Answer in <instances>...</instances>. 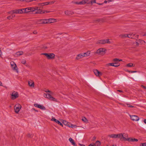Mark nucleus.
<instances>
[{"instance_id":"nucleus-16","label":"nucleus","mask_w":146,"mask_h":146,"mask_svg":"<svg viewBox=\"0 0 146 146\" xmlns=\"http://www.w3.org/2000/svg\"><path fill=\"white\" fill-rule=\"evenodd\" d=\"M28 85L30 87H34V83L33 81L30 80L28 81Z\"/></svg>"},{"instance_id":"nucleus-29","label":"nucleus","mask_w":146,"mask_h":146,"mask_svg":"<svg viewBox=\"0 0 146 146\" xmlns=\"http://www.w3.org/2000/svg\"><path fill=\"white\" fill-rule=\"evenodd\" d=\"M104 20L103 19H98L94 21V22L98 23L99 22H103Z\"/></svg>"},{"instance_id":"nucleus-23","label":"nucleus","mask_w":146,"mask_h":146,"mask_svg":"<svg viewBox=\"0 0 146 146\" xmlns=\"http://www.w3.org/2000/svg\"><path fill=\"white\" fill-rule=\"evenodd\" d=\"M37 10L38 11H36L35 12V14H43V11L42 10L40 9L39 7H38V9Z\"/></svg>"},{"instance_id":"nucleus-58","label":"nucleus","mask_w":146,"mask_h":146,"mask_svg":"<svg viewBox=\"0 0 146 146\" xmlns=\"http://www.w3.org/2000/svg\"><path fill=\"white\" fill-rule=\"evenodd\" d=\"M0 86H3V85L2 84V83L0 81Z\"/></svg>"},{"instance_id":"nucleus-25","label":"nucleus","mask_w":146,"mask_h":146,"mask_svg":"<svg viewBox=\"0 0 146 146\" xmlns=\"http://www.w3.org/2000/svg\"><path fill=\"white\" fill-rule=\"evenodd\" d=\"M108 136L112 138H117L116 134H111L108 135Z\"/></svg>"},{"instance_id":"nucleus-50","label":"nucleus","mask_w":146,"mask_h":146,"mask_svg":"<svg viewBox=\"0 0 146 146\" xmlns=\"http://www.w3.org/2000/svg\"><path fill=\"white\" fill-rule=\"evenodd\" d=\"M50 12V11H43V13H49Z\"/></svg>"},{"instance_id":"nucleus-33","label":"nucleus","mask_w":146,"mask_h":146,"mask_svg":"<svg viewBox=\"0 0 146 146\" xmlns=\"http://www.w3.org/2000/svg\"><path fill=\"white\" fill-rule=\"evenodd\" d=\"M49 100H51V101H54V102H58L57 101V100L56 99V98H53L52 96L49 99Z\"/></svg>"},{"instance_id":"nucleus-3","label":"nucleus","mask_w":146,"mask_h":146,"mask_svg":"<svg viewBox=\"0 0 146 146\" xmlns=\"http://www.w3.org/2000/svg\"><path fill=\"white\" fill-rule=\"evenodd\" d=\"M21 105L18 104H16L14 107L15 112L16 113H18L21 108Z\"/></svg>"},{"instance_id":"nucleus-46","label":"nucleus","mask_w":146,"mask_h":146,"mask_svg":"<svg viewBox=\"0 0 146 146\" xmlns=\"http://www.w3.org/2000/svg\"><path fill=\"white\" fill-rule=\"evenodd\" d=\"M55 2V1H50L49 2H48V5L49 4L51 5V4H53Z\"/></svg>"},{"instance_id":"nucleus-55","label":"nucleus","mask_w":146,"mask_h":146,"mask_svg":"<svg viewBox=\"0 0 146 146\" xmlns=\"http://www.w3.org/2000/svg\"><path fill=\"white\" fill-rule=\"evenodd\" d=\"M138 141V140L136 139L135 138H133V141Z\"/></svg>"},{"instance_id":"nucleus-26","label":"nucleus","mask_w":146,"mask_h":146,"mask_svg":"<svg viewBox=\"0 0 146 146\" xmlns=\"http://www.w3.org/2000/svg\"><path fill=\"white\" fill-rule=\"evenodd\" d=\"M44 97L48 99H50L51 96L49 94H44Z\"/></svg>"},{"instance_id":"nucleus-22","label":"nucleus","mask_w":146,"mask_h":146,"mask_svg":"<svg viewBox=\"0 0 146 146\" xmlns=\"http://www.w3.org/2000/svg\"><path fill=\"white\" fill-rule=\"evenodd\" d=\"M23 51H19L17 52L15 54V56H19L23 54Z\"/></svg>"},{"instance_id":"nucleus-38","label":"nucleus","mask_w":146,"mask_h":146,"mask_svg":"<svg viewBox=\"0 0 146 146\" xmlns=\"http://www.w3.org/2000/svg\"><path fill=\"white\" fill-rule=\"evenodd\" d=\"M84 53L85 54L86 56H89L90 54V51H88Z\"/></svg>"},{"instance_id":"nucleus-42","label":"nucleus","mask_w":146,"mask_h":146,"mask_svg":"<svg viewBox=\"0 0 146 146\" xmlns=\"http://www.w3.org/2000/svg\"><path fill=\"white\" fill-rule=\"evenodd\" d=\"M126 104V105H127V106L128 107H130V108H134V106H132V105H130L129 104Z\"/></svg>"},{"instance_id":"nucleus-4","label":"nucleus","mask_w":146,"mask_h":146,"mask_svg":"<svg viewBox=\"0 0 146 146\" xmlns=\"http://www.w3.org/2000/svg\"><path fill=\"white\" fill-rule=\"evenodd\" d=\"M106 50L104 48H100L98 49L96 52V53L100 55H104L105 53V51Z\"/></svg>"},{"instance_id":"nucleus-31","label":"nucleus","mask_w":146,"mask_h":146,"mask_svg":"<svg viewBox=\"0 0 146 146\" xmlns=\"http://www.w3.org/2000/svg\"><path fill=\"white\" fill-rule=\"evenodd\" d=\"M135 65L133 64L132 63H129L127 64L126 65V66L129 67H134Z\"/></svg>"},{"instance_id":"nucleus-5","label":"nucleus","mask_w":146,"mask_h":146,"mask_svg":"<svg viewBox=\"0 0 146 146\" xmlns=\"http://www.w3.org/2000/svg\"><path fill=\"white\" fill-rule=\"evenodd\" d=\"M11 98L13 100H14L19 96V94L17 92L14 91L11 93Z\"/></svg>"},{"instance_id":"nucleus-13","label":"nucleus","mask_w":146,"mask_h":146,"mask_svg":"<svg viewBox=\"0 0 146 146\" xmlns=\"http://www.w3.org/2000/svg\"><path fill=\"white\" fill-rule=\"evenodd\" d=\"M47 24L54 23L56 21V19H46Z\"/></svg>"},{"instance_id":"nucleus-24","label":"nucleus","mask_w":146,"mask_h":146,"mask_svg":"<svg viewBox=\"0 0 146 146\" xmlns=\"http://www.w3.org/2000/svg\"><path fill=\"white\" fill-rule=\"evenodd\" d=\"M69 140L74 146H76V144L74 142V140L71 138H70L69 139Z\"/></svg>"},{"instance_id":"nucleus-2","label":"nucleus","mask_w":146,"mask_h":146,"mask_svg":"<svg viewBox=\"0 0 146 146\" xmlns=\"http://www.w3.org/2000/svg\"><path fill=\"white\" fill-rule=\"evenodd\" d=\"M110 41H109V39L106 40H101L98 41L97 42V44H104L106 43L110 44L111 43Z\"/></svg>"},{"instance_id":"nucleus-6","label":"nucleus","mask_w":146,"mask_h":146,"mask_svg":"<svg viewBox=\"0 0 146 146\" xmlns=\"http://www.w3.org/2000/svg\"><path fill=\"white\" fill-rule=\"evenodd\" d=\"M46 23V19H42L37 20L36 21V23L37 24H47Z\"/></svg>"},{"instance_id":"nucleus-40","label":"nucleus","mask_w":146,"mask_h":146,"mask_svg":"<svg viewBox=\"0 0 146 146\" xmlns=\"http://www.w3.org/2000/svg\"><path fill=\"white\" fill-rule=\"evenodd\" d=\"M91 4L92 5L93 3H96V0H92L90 1Z\"/></svg>"},{"instance_id":"nucleus-45","label":"nucleus","mask_w":146,"mask_h":146,"mask_svg":"<svg viewBox=\"0 0 146 146\" xmlns=\"http://www.w3.org/2000/svg\"><path fill=\"white\" fill-rule=\"evenodd\" d=\"M88 146H96L95 143H92L90 144Z\"/></svg>"},{"instance_id":"nucleus-19","label":"nucleus","mask_w":146,"mask_h":146,"mask_svg":"<svg viewBox=\"0 0 146 146\" xmlns=\"http://www.w3.org/2000/svg\"><path fill=\"white\" fill-rule=\"evenodd\" d=\"M48 5V2L39 3L38 4V5L39 6L40 8L42 7L43 6L46 5Z\"/></svg>"},{"instance_id":"nucleus-63","label":"nucleus","mask_w":146,"mask_h":146,"mask_svg":"<svg viewBox=\"0 0 146 146\" xmlns=\"http://www.w3.org/2000/svg\"><path fill=\"white\" fill-rule=\"evenodd\" d=\"M107 2H108V1H104V3H107Z\"/></svg>"},{"instance_id":"nucleus-39","label":"nucleus","mask_w":146,"mask_h":146,"mask_svg":"<svg viewBox=\"0 0 146 146\" xmlns=\"http://www.w3.org/2000/svg\"><path fill=\"white\" fill-rule=\"evenodd\" d=\"M82 120L85 122H87L88 121L87 119L85 117H84L82 119Z\"/></svg>"},{"instance_id":"nucleus-51","label":"nucleus","mask_w":146,"mask_h":146,"mask_svg":"<svg viewBox=\"0 0 146 146\" xmlns=\"http://www.w3.org/2000/svg\"><path fill=\"white\" fill-rule=\"evenodd\" d=\"M10 64L11 66L14 65V64H16L14 63V62L13 61L11 62H10Z\"/></svg>"},{"instance_id":"nucleus-35","label":"nucleus","mask_w":146,"mask_h":146,"mask_svg":"<svg viewBox=\"0 0 146 146\" xmlns=\"http://www.w3.org/2000/svg\"><path fill=\"white\" fill-rule=\"evenodd\" d=\"M86 4V2L85 0H82V1L79 2V5H83Z\"/></svg>"},{"instance_id":"nucleus-64","label":"nucleus","mask_w":146,"mask_h":146,"mask_svg":"<svg viewBox=\"0 0 146 146\" xmlns=\"http://www.w3.org/2000/svg\"><path fill=\"white\" fill-rule=\"evenodd\" d=\"M143 36H146V33H145L143 35Z\"/></svg>"},{"instance_id":"nucleus-9","label":"nucleus","mask_w":146,"mask_h":146,"mask_svg":"<svg viewBox=\"0 0 146 146\" xmlns=\"http://www.w3.org/2000/svg\"><path fill=\"white\" fill-rule=\"evenodd\" d=\"M119 65L120 64L118 62L110 63L106 64V66H107L110 65L114 67H117L119 66Z\"/></svg>"},{"instance_id":"nucleus-36","label":"nucleus","mask_w":146,"mask_h":146,"mask_svg":"<svg viewBox=\"0 0 146 146\" xmlns=\"http://www.w3.org/2000/svg\"><path fill=\"white\" fill-rule=\"evenodd\" d=\"M95 144H96V146H100L101 144V143L99 141H96Z\"/></svg>"},{"instance_id":"nucleus-1","label":"nucleus","mask_w":146,"mask_h":146,"mask_svg":"<svg viewBox=\"0 0 146 146\" xmlns=\"http://www.w3.org/2000/svg\"><path fill=\"white\" fill-rule=\"evenodd\" d=\"M41 54L45 56L48 59H54L55 57V55L52 53H43Z\"/></svg>"},{"instance_id":"nucleus-30","label":"nucleus","mask_w":146,"mask_h":146,"mask_svg":"<svg viewBox=\"0 0 146 146\" xmlns=\"http://www.w3.org/2000/svg\"><path fill=\"white\" fill-rule=\"evenodd\" d=\"M119 36L121 38H124L125 37H128V35L127 34H122L120 35Z\"/></svg>"},{"instance_id":"nucleus-49","label":"nucleus","mask_w":146,"mask_h":146,"mask_svg":"<svg viewBox=\"0 0 146 146\" xmlns=\"http://www.w3.org/2000/svg\"><path fill=\"white\" fill-rule=\"evenodd\" d=\"M119 59L117 58H115L113 59V61L114 62H118Z\"/></svg>"},{"instance_id":"nucleus-10","label":"nucleus","mask_w":146,"mask_h":146,"mask_svg":"<svg viewBox=\"0 0 146 146\" xmlns=\"http://www.w3.org/2000/svg\"><path fill=\"white\" fill-rule=\"evenodd\" d=\"M86 56L85 53H81L78 54L76 57V59L77 60H79L80 59Z\"/></svg>"},{"instance_id":"nucleus-56","label":"nucleus","mask_w":146,"mask_h":146,"mask_svg":"<svg viewBox=\"0 0 146 146\" xmlns=\"http://www.w3.org/2000/svg\"><path fill=\"white\" fill-rule=\"evenodd\" d=\"M141 87L144 88V89H146V87L144 86L143 85H141Z\"/></svg>"},{"instance_id":"nucleus-17","label":"nucleus","mask_w":146,"mask_h":146,"mask_svg":"<svg viewBox=\"0 0 146 146\" xmlns=\"http://www.w3.org/2000/svg\"><path fill=\"white\" fill-rule=\"evenodd\" d=\"M123 134L122 133H119L118 134H116V137L117 138H119L120 139H123Z\"/></svg>"},{"instance_id":"nucleus-48","label":"nucleus","mask_w":146,"mask_h":146,"mask_svg":"<svg viewBox=\"0 0 146 146\" xmlns=\"http://www.w3.org/2000/svg\"><path fill=\"white\" fill-rule=\"evenodd\" d=\"M26 61L24 60H23L21 62V63L24 64H26Z\"/></svg>"},{"instance_id":"nucleus-7","label":"nucleus","mask_w":146,"mask_h":146,"mask_svg":"<svg viewBox=\"0 0 146 146\" xmlns=\"http://www.w3.org/2000/svg\"><path fill=\"white\" fill-rule=\"evenodd\" d=\"M28 12H33L38 9V7L37 6L27 7Z\"/></svg>"},{"instance_id":"nucleus-20","label":"nucleus","mask_w":146,"mask_h":146,"mask_svg":"<svg viewBox=\"0 0 146 146\" xmlns=\"http://www.w3.org/2000/svg\"><path fill=\"white\" fill-rule=\"evenodd\" d=\"M21 9H19L17 10H15L12 11L13 13L18 14L20 13L21 14Z\"/></svg>"},{"instance_id":"nucleus-32","label":"nucleus","mask_w":146,"mask_h":146,"mask_svg":"<svg viewBox=\"0 0 146 146\" xmlns=\"http://www.w3.org/2000/svg\"><path fill=\"white\" fill-rule=\"evenodd\" d=\"M12 68L15 70L17 71V67L16 64H14V65L11 66Z\"/></svg>"},{"instance_id":"nucleus-12","label":"nucleus","mask_w":146,"mask_h":146,"mask_svg":"<svg viewBox=\"0 0 146 146\" xmlns=\"http://www.w3.org/2000/svg\"><path fill=\"white\" fill-rule=\"evenodd\" d=\"M34 106L38 108L41 110H46V108L44 106H43L39 105L38 104H34Z\"/></svg>"},{"instance_id":"nucleus-59","label":"nucleus","mask_w":146,"mask_h":146,"mask_svg":"<svg viewBox=\"0 0 146 146\" xmlns=\"http://www.w3.org/2000/svg\"><path fill=\"white\" fill-rule=\"evenodd\" d=\"M143 121L146 124V119H145Z\"/></svg>"},{"instance_id":"nucleus-53","label":"nucleus","mask_w":146,"mask_h":146,"mask_svg":"<svg viewBox=\"0 0 146 146\" xmlns=\"http://www.w3.org/2000/svg\"><path fill=\"white\" fill-rule=\"evenodd\" d=\"M9 14H11V15H13L14 13H13L12 11H11L8 12Z\"/></svg>"},{"instance_id":"nucleus-28","label":"nucleus","mask_w":146,"mask_h":146,"mask_svg":"<svg viewBox=\"0 0 146 146\" xmlns=\"http://www.w3.org/2000/svg\"><path fill=\"white\" fill-rule=\"evenodd\" d=\"M16 1H25L27 2H29L33 1H38V0H15Z\"/></svg>"},{"instance_id":"nucleus-44","label":"nucleus","mask_w":146,"mask_h":146,"mask_svg":"<svg viewBox=\"0 0 146 146\" xmlns=\"http://www.w3.org/2000/svg\"><path fill=\"white\" fill-rule=\"evenodd\" d=\"M72 3L76 4L79 5V2L73 1Z\"/></svg>"},{"instance_id":"nucleus-60","label":"nucleus","mask_w":146,"mask_h":146,"mask_svg":"<svg viewBox=\"0 0 146 146\" xmlns=\"http://www.w3.org/2000/svg\"><path fill=\"white\" fill-rule=\"evenodd\" d=\"M32 110H34L38 112V111L36 110L34 108H33Z\"/></svg>"},{"instance_id":"nucleus-57","label":"nucleus","mask_w":146,"mask_h":146,"mask_svg":"<svg viewBox=\"0 0 146 146\" xmlns=\"http://www.w3.org/2000/svg\"><path fill=\"white\" fill-rule=\"evenodd\" d=\"M33 33L34 34H36L37 33V32H36V31H34L33 32Z\"/></svg>"},{"instance_id":"nucleus-18","label":"nucleus","mask_w":146,"mask_h":146,"mask_svg":"<svg viewBox=\"0 0 146 146\" xmlns=\"http://www.w3.org/2000/svg\"><path fill=\"white\" fill-rule=\"evenodd\" d=\"M64 13L66 15H72L74 14V13L72 11H65Z\"/></svg>"},{"instance_id":"nucleus-21","label":"nucleus","mask_w":146,"mask_h":146,"mask_svg":"<svg viewBox=\"0 0 146 146\" xmlns=\"http://www.w3.org/2000/svg\"><path fill=\"white\" fill-rule=\"evenodd\" d=\"M123 140L125 141H129L133 142V138H126L124 137V138H123Z\"/></svg>"},{"instance_id":"nucleus-54","label":"nucleus","mask_w":146,"mask_h":146,"mask_svg":"<svg viewBox=\"0 0 146 146\" xmlns=\"http://www.w3.org/2000/svg\"><path fill=\"white\" fill-rule=\"evenodd\" d=\"M139 42H141V43H142L143 42H144V43L145 42L144 40H139Z\"/></svg>"},{"instance_id":"nucleus-62","label":"nucleus","mask_w":146,"mask_h":146,"mask_svg":"<svg viewBox=\"0 0 146 146\" xmlns=\"http://www.w3.org/2000/svg\"><path fill=\"white\" fill-rule=\"evenodd\" d=\"M79 145H80L81 146H85L83 144H79Z\"/></svg>"},{"instance_id":"nucleus-8","label":"nucleus","mask_w":146,"mask_h":146,"mask_svg":"<svg viewBox=\"0 0 146 146\" xmlns=\"http://www.w3.org/2000/svg\"><path fill=\"white\" fill-rule=\"evenodd\" d=\"M129 116L131 119L133 121H137L139 120V118L137 115H129Z\"/></svg>"},{"instance_id":"nucleus-41","label":"nucleus","mask_w":146,"mask_h":146,"mask_svg":"<svg viewBox=\"0 0 146 146\" xmlns=\"http://www.w3.org/2000/svg\"><path fill=\"white\" fill-rule=\"evenodd\" d=\"M85 1L86 2V4L87 3L88 4H91L90 1L89 0H85Z\"/></svg>"},{"instance_id":"nucleus-61","label":"nucleus","mask_w":146,"mask_h":146,"mask_svg":"<svg viewBox=\"0 0 146 146\" xmlns=\"http://www.w3.org/2000/svg\"><path fill=\"white\" fill-rule=\"evenodd\" d=\"M45 92H48L50 93V91L49 90H47L45 91Z\"/></svg>"},{"instance_id":"nucleus-47","label":"nucleus","mask_w":146,"mask_h":146,"mask_svg":"<svg viewBox=\"0 0 146 146\" xmlns=\"http://www.w3.org/2000/svg\"><path fill=\"white\" fill-rule=\"evenodd\" d=\"M128 72L129 73H133L137 72L136 71H128Z\"/></svg>"},{"instance_id":"nucleus-14","label":"nucleus","mask_w":146,"mask_h":146,"mask_svg":"<svg viewBox=\"0 0 146 146\" xmlns=\"http://www.w3.org/2000/svg\"><path fill=\"white\" fill-rule=\"evenodd\" d=\"M94 72L95 75L97 76H100L102 75V73L97 70H94Z\"/></svg>"},{"instance_id":"nucleus-52","label":"nucleus","mask_w":146,"mask_h":146,"mask_svg":"<svg viewBox=\"0 0 146 146\" xmlns=\"http://www.w3.org/2000/svg\"><path fill=\"white\" fill-rule=\"evenodd\" d=\"M124 134H125L124 135H123V137H125L126 138H128V135L127 134H125L123 133Z\"/></svg>"},{"instance_id":"nucleus-15","label":"nucleus","mask_w":146,"mask_h":146,"mask_svg":"<svg viewBox=\"0 0 146 146\" xmlns=\"http://www.w3.org/2000/svg\"><path fill=\"white\" fill-rule=\"evenodd\" d=\"M52 121H54L56 122L59 125L63 126V124L62 123H61L60 121H59L58 120L55 119L54 117H52V119H51Z\"/></svg>"},{"instance_id":"nucleus-11","label":"nucleus","mask_w":146,"mask_h":146,"mask_svg":"<svg viewBox=\"0 0 146 146\" xmlns=\"http://www.w3.org/2000/svg\"><path fill=\"white\" fill-rule=\"evenodd\" d=\"M138 35H135V34H130L128 35V37L130 38L136 39V38H138Z\"/></svg>"},{"instance_id":"nucleus-37","label":"nucleus","mask_w":146,"mask_h":146,"mask_svg":"<svg viewBox=\"0 0 146 146\" xmlns=\"http://www.w3.org/2000/svg\"><path fill=\"white\" fill-rule=\"evenodd\" d=\"M68 126L72 128H75L77 127V126L76 125H74L72 124H71L70 125H68Z\"/></svg>"},{"instance_id":"nucleus-34","label":"nucleus","mask_w":146,"mask_h":146,"mask_svg":"<svg viewBox=\"0 0 146 146\" xmlns=\"http://www.w3.org/2000/svg\"><path fill=\"white\" fill-rule=\"evenodd\" d=\"M15 15H13V14L11 15V16L7 17V19H12L13 18L15 17Z\"/></svg>"},{"instance_id":"nucleus-43","label":"nucleus","mask_w":146,"mask_h":146,"mask_svg":"<svg viewBox=\"0 0 146 146\" xmlns=\"http://www.w3.org/2000/svg\"><path fill=\"white\" fill-rule=\"evenodd\" d=\"M140 146H146V143H140Z\"/></svg>"},{"instance_id":"nucleus-27","label":"nucleus","mask_w":146,"mask_h":146,"mask_svg":"<svg viewBox=\"0 0 146 146\" xmlns=\"http://www.w3.org/2000/svg\"><path fill=\"white\" fill-rule=\"evenodd\" d=\"M21 14L23 13H27L28 12V10L27 9V8H25V9H21Z\"/></svg>"}]
</instances>
